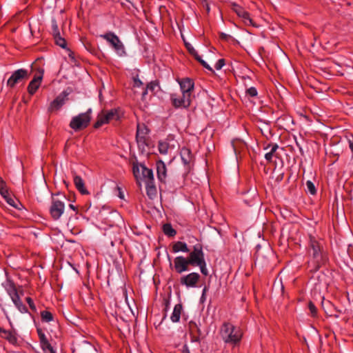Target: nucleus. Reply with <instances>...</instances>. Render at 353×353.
I'll use <instances>...</instances> for the list:
<instances>
[{"label": "nucleus", "mask_w": 353, "mask_h": 353, "mask_svg": "<svg viewBox=\"0 0 353 353\" xmlns=\"http://www.w3.org/2000/svg\"><path fill=\"white\" fill-rule=\"evenodd\" d=\"M14 305L17 307V308L21 312V313H27L28 312V308L27 307L22 303L21 301L20 302L14 304Z\"/></svg>", "instance_id": "38"}, {"label": "nucleus", "mask_w": 353, "mask_h": 353, "mask_svg": "<svg viewBox=\"0 0 353 353\" xmlns=\"http://www.w3.org/2000/svg\"><path fill=\"white\" fill-rule=\"evenodd\" d=\"M268 147H271L270 151L269 152L272 153L273 155H274V152L276 151V150L279 148V146H278V145L276 143L269 145Z\"/></svg>", "instance_id": "48"}, {"label": "nucleus", "mask_w": 353, "mask_h": 353, "mask_svg": "<svg viewBox=\"0 0 353 353\" xmlns=\"http://www.w3.org/2000/svg\"><path fill=\"white\" fill-rule=\"evenodd\" d=\"M10 297L12 299L14 304H16L17 303L20 302L21 301L18 292L12 294L11 296H10Z\"/></svg>", "instance_id": "41"}, {"label": "nucleus", "mask_w": 353, "mask_h": 353, "mask_svg": "<svg viewBox=\"0 0 353 353\" xmlns=\"http://www.w3.org/2000/svg\"><path fill=\"white\" fill-rule=\"evenodd\" d=\"M108 123L110 122L108 120L107 116L104 112L102 111L100 114H98L97 121L94 123V128L97 129Z\"/></svg>", "instance_id": "29"}, {"label": "nucleus", "mask_w": 353, "mask_h": 353, "mask_svg": "<svg viewBox=\"0 0 353 353\" xmlns=\"http://www.w3.org/2000/svg\"><path fill=\"white\" fill-rule=\"evenodd\" d=\"M225 65V59H219L215 64L214 67L216 70H221L222 67Z\"/></svg>", "instance_id": "45"}, {"label": "nucleus", "mask_w": 353, "mask_h": 353, "mask_svg": "<svg viewBox=\"0 0 353 353\" xmlns=\"http://www.w3.org/2000/svg\"><path fill=\"white\" fill-rule=\"evenodd\" d=\"M145 189L149 198L153 199L157 195V188L154 185V181H150L145 183Z\"/></svg>", "instance_id": "27"}, {"label": "nucleus", "mask_w": 353, "mask_h": 353, "mask_svg": "<svg viewBox=\"0 0 353 353\" xmlns=\"http://www.w3.org/2000/svg\"><path fill=\"white\" fill-rule=\"evenodd\" d=\"M2 286L4 288L9 296H11L17 292L15 283L10 278H8L6 281L2 283Z\"/></svg>", "instance_id": "23"}, {"label": "nucleus", "mask_w": 353, "mask_h": 353, "mask_svg": "<svg viewBox=\"0 0 353 353\" xmlns=\"http://www.w3.org/2000/svg\"><path fill=\"white\" fill-rule=\"evenodd\" d=\"M52 32L55 41V43L62 48H65L66 41L64 38L61 37L58 25L55 19L52 20Z\"/></svg>", "instance_id": "11"}, {"label": "nucleus", "mask_w": 353, "mask_h": 353, "mask_svg": "<svg viewBox=\"0 0 353 353\" xmlns=\"http://www.w3.org/2000/svg\"><path fill=\"white\" fill-rule=\"evenodd\" d=\"M310 247L312 250V255L315 260V263L317 264V266L319 267L325 261V259L321 251L320 245L315 240H311Z\"/></svg>", "instance_id": "10"}, {"label": "nucleus", "mask_w": 353, "mask_h": 353, "mask_svg": "<svg viewBox=\"0 0 353 353\" xmlns=\"http://www.w3.org/2000/svg\"><path fill=\"white\" fill-rule=\"evenodd\" d=\"M273 154L272 153H270L269 152L265 154V158L267 161H271L272 159Z\"/></svg>", "instance_id": "52"}, {"label": "nucleus", "mask_w": 353, "mask_h": 353, "mask_svg": "<svg viewBox=\"0 0 353 353\" xmlns=\"http://www.w3.org/2000/svg\"><path fill=\"white\" fill-rule=\"evenodd\" d=\"M107 116L109 122L112 121H119L121 118V112L118 109H111L108 111H103Z\"/></svg>", "instance_id": "25"}, {"label": "nucleus", "mask_w": 353, "mask_h": 353, "mask_svg": "<svg viewBox=\"0 0 353 353\" xmlns=\"http://www.w3.org/2000/svg\"><path fill=\"white\" fill-rule=\"evenodd\" d=\"M69 94L70 92L63 90L50 103L48 110L50 112L59 110L68 100Z\"/></svg>", "instance_id": "8"}, {"label": "nucleus", "mask_w": 353, "mask_h": 353, "mask_svg": "<svg viewBox=\"0 0 353 353\" xmlns=\"http://www.w3.org/2000/svg\"><path fill=\"white\" fill-rule=\"evenodd\" d=\"M158 85V84L152 81L150 83H148L146 86L147 90H150V92H153L154 91V89Z\"/></svg>", "instance_id": "44"}, {"label": "nucleus", "mask_w": 353, "mask_h": 353, "mask_svg": "<svg viewBox=\"0 0 353 353\" xmlns=\"http://www.w3.org/2000/svg\"><path fill=\"white\" fill-rule=\"evenodd\" d=\"M41 317L43 321L50 322L53 320L52 314L47 310H43L41 312Z\"/></svg>", "instance_id": "31"}, {"label": "nucleus", "mask_w": 353, "mask_h": 353, "mask_svg": "<svg viewBox=\"0 0 353 353\" xmlns=\"http://www.w3.org/2000/svg\"><path fill=\"white\" fill-rule=\"evenodd\" d=\"M232 9L237 14L239 17H243V10L240 6L236 3H232Z\"/></svg>", "instance_id": "37"}, {"label": "nucleus", "mask_w": 353, "mask_h": 353, "mask_svg": "<svg viewBox=\"0 0 353 353\" xmlns=\"http://www.w3.org/2000/svg\"><path fill=\"white\" fill-rule=\"evenodd\" d=\"M163 232L168 236L172 237L176 234V230L172 228L170 223H165L163 225Z\"/></svg>", "instance_id": "30"}, {"label": "nucleus", "mask_w": 353, "mask_h": 353, "mask_svg": "<svg viewBox=\"0 0 353 353\" xmlns=\"http://www.w3.org/2000/svg\"><path fill=\"white\" fill-rule=\"evenodd\" d=\"M192 338H191V341L192 342H198L199 343L200 342V336L201 335H199L197 334V335H195L194 333L193 334H192Z\"/></svg>", "instance_id": "49"}, {"label": "nucleus", "mask_w": 353, "mask_h": 353, "mask_svg": "<svg viewBox=\"0 0 353 353\" xmlns=\"http://www.w3.org/2000/svg\"><path fill=\"white\" fill-rule=\"evenodd\" d=\"M69 208H70V209H72V210H74V211H77V207L74 206V205H72V204H70V205H69Z\"/></svg>", "instance_id": "59"}, {"label": "nucleus", "mask_w": 353, "mask_h": 353, "mask_svg": "<svg viewBox=\"0 0 353 353\" xmlns=\"http://www.w3.org/2000/svg\"><path fill=\"white\" fill-rule=\"evenodd\" d=\"M37 331L39 338L41 347L44 352H46V349H49L52 345L41 328H37Z\"/></svg>", "instance_id": "21"}, {"label": "nucleus", "mask_w": 353, "mask_h": 353, "mask_svg": "<svg viewBox=\"0 0 353 353\" xmlns=\"http://www.w3.org/2000/svg\"><path fill=\"white\" fill-rule=\"evenodd\" d=\"M180 88L182 94H185L186 97H192V94L194 90V83L190 78L182 79L179 81Z\"/></svg>", "instance_id": "14"}, {"label": "nucleus", "mask_w": 353, "mask_h": 353, "mask_svg": "<svg viewBox=\"0 0 353 353\" xmlns=\"http://www.w3.org/2000/svg\"><path fill=\"white\" fill-rule=\"evenodd\" d=\"M159 151L162 154H166L168 151V144L163 141H159L158 145Z\"/></svg>", "instance_id": "34"}, {"label": "nucleus", "mask_w": 353, "mask_h": 353, "mask_svg": "<svg viewBox=\"0 0 353 353\" xmlns=\"http://www.w3.org/2000/svg\"><path fill=\"white\" fill-rule=\"evenodd\" d=\"M0 194L5 199V200H7L8 197L11 196L8 192V190H6V194Z\"/></svg>", "instance_id": "54"}, {"label": "nucleus", "mask_w": 353, "mask_h": 353, "mask_svg": "<svg viewBox=\"0 0 353 353\" xmlns=\"http://www.w3.org/2000/svg\"><path fill=\"white\" fill-rule=\"evenodd\" d=\"M172 252L176 253L179 252H188L190 250L188 248L187 244L185 242L176 241L172 245Z\"/></svg>", "instance_id": "26"}, {"label": "nucleus", "mask_w": 353, "mask_h": 353, "mask_svg": "<svg viewBox=\"0 0 353 353\" xmlns=\"http://www.w3.org/2000/svg\"><path fill=\"white\" fill-rule=\"evenodd\" d=\"M29 78V74L26 69H18L15 70L7 81V86L13 88L15 85Z\"/></svg>", "instance_id": "7"}, {"label": "nucleus", "mask_w": 353, "mask_h": 353, "mask_svg": "<svg viewBox=\"0 0 353 353\" xmlns=\"http://www.w3.org/2000/svg\"><path fill=\"white\" fill-rule=\"evenodd\" d=\"M244 90L245 97L248 99L251 103H254V99L258 98V91L254 86H252L250 83L246 82L245 77H244Z\"/></svg>", "instance_id": "16"}, {"label": "nucleus", "mask_w": 353, "mask_h": 353, "mask_svg": "<svg viewBox=\"0 0 353 353\" xmlns=\"http://www.w3.org/2000/svg\"><path fill=\"white\" fill-rule=\"evenodd\" d=\"M170 98L172 105L176 108H188L190 106L192 101V97L187 96L186 98L185 94H182L181 97H178L176 94H172Z\"/></svg>", "instance_id": "9"}, {"label": "nucleus", "mask_w": 353, "mask_h": 353, "mask_svg": "<svg viewBox=\"0 0 353 353\" xmlns=\"http://www.w3.org/2000/svg\"><path fill=\"white\" fill-rule=\"evenodd\" d=\"M196 60L198 61L205 68L210 71H212V68L204 60H203L200 56L196 57Z\"/></svg>", "instance_id": "40"}, {"label": "nucleus", "mask_w": 353, "mask_h": 353, "mask_svg": "<svg viewBox=\"0 0 353 353\" xmlns=\"http://www.w3.org/2000/svg\"><path fill=\"white\" fill-rule=\"evenodd\" d=\"M185 46L188 51L189 52V53L191 55H192L195 59H196V57H198L199 56V54L197 53L196 50L193 48V46L190 43H185Z\"/></svg>", "instance_id": "35"}, {"label": "nucleus", "mask_w": 353, "mask_h": 353, "mask_svg": "<svg viewBox=\"0 0 353 353\" xmlns=\"http://www.w3.org/2000/svg\"><path fill=\"white\" fill-rule=\"evenodd\" d=\"M149 129L144 123H138L137 126L136 139L139 149L144 150L148 145Z\"/></svg>", "instance_id": "4"}, {"label": "nucleus", "mask_w": 353, "mask_h": 353, "mask_svg": "<svg viewBox=\"0 0 353 353\" xmlns=\"http://www.w3.org/2000/svg\"><path fill=\"white\" fill-rule=\"evenodd\" d=\"M206 291H207V288H206V287H205V288H203V290L202 297H203V296H204V294H205Z\"/></svg>", "instance_id": "61"}, {"label": "nucleus", "mask_w": 353, "mask_h": 353, "mask_svg": "<svg viewBox=\"0 0 353 353\" xmlns=\"http://www.w3.org/2000/svg\"><path fill=\"white\" fill-rule=\"evenodd\" d=\"M247 32L250 33V34H252V30H245Z\"/></svg>", "instance_id": "63"}, {"label": "nucleus", "mask_w": 353, "mask_h": 353, "mask_svg": "<svg viewBox=\"0 0 353 353\" xmlns=\"http://www.w3.org/2000/svg\"><path fill=\"white\" fill-rule=\"evenodd\" d=\"M26 301L28 303V304L29 305L30 308L32 311L35 312L37 309H36V306H35V305H34V303L33 302V300L30 297H27L26 299Z\"/></svg>", "instance_id": "43"}, {"label": "nucleus", "mask_w": 353, "mask_h": 353, "mask_svg": "<svg viewBox=\"0 0 353 353\" xmlns=\"http://www.w3.org/2000/svg\"><path fill=\"white\" fill-rule=\"evenodd\" d=\"M117 189L118 190V196L120 199H123L124 196H123V194L122 192L121 188L120 187L117 186Z\"/></svg>", "instance_id": "53"}, {"label": "nucleus", "mask_w": 353, "mask_h": 353, "mask_svg": "<svg viewBox=\"0 0 353 353\" xmlns=\"http://www.w3.org/2000/svg\"><path fill=\"white\" fill-rule=\"evenodd\" d=\"M309 310L313 316H314L317 313V310L315 305L312 302H310L308 304Z\"/></svg>", "instance_id": "42"}, {"label": "nucleus", "mask_w": 353, "mask_h": 353, "mask_svg": "<svg viewBox=\"0 0 353 353\" xmlns=\"http://www.w3.org/2000/svg\"><path fill=\"white\" fill-rule=\"evenodd\" d=\"M189 329L191 334H193L196 332L199 335H201V331L195 322L190 321L189 323Z\"/></svg>", "instance_id": "32"}, {"label": "nucleus", "mask_w": 353, "mask_h": 353, "mask_svg": "<svg viewBox=\"0 0 353 353\" xmlns=\"http://www.w3.org/2000/svg\"><path fill=\"white\" fill-rule=\"evenodd\" d=\"M111 245H112V246H114V243H113V241H111Z\"/></svg>", "instance_id": "64"}, {"label": "nucleus", "mask_w": 353, "mask_h": 353, "mask_svg": "<svg viewBox=\"0 0 353 353\" xmlns=\"http://www.w3.org/2000/svg\"><path fill=\"white\" fill-rule=\"evenodd\" d=\"M188 262L192 266H199L201 272L207 276L208 271L206 267V262L205 260L204 253L203 251V246L200 243H197L193 246V250L190 252L189 256L187 258Z\"/></svg>", "instance_id": "1"}, {"label": "nucleus", "mask_w": 353, "mask_h": 353, "mask_svg": "<svg viewBox=\"0 0 353 353\" xmlns=\"http://www.w3.org/2000/svg\"><path fill=\"white\" fill-rule=\"evenodd\" d=\"M0 335L2 338L8 340L10 343L15 345L17 343V338L14 332L0 328Z\"/></svg>", "instance_id": "20"}, {"label": "nucleus", "mask_w": 353, "mask_h": 353, "mask_svg": "<svg viewBox=\"0 0 353 353\" xmlns=\"http://www.w3.org/2000/svg\"><path fill=\"white\" fill-rule=\"evenodd\" d=\"M234 325L230 323H224L221 327L220 334L224 341L225 339H230V332H234Z\"/></svg>", "instance_id": "22"}, {"label": "nucleus", "mask_w": 353, "mask_h": 353, "mask_svg": "<svg viewBox=\"0 0 353 353\" xmlns=\"http://www.w3.org/2000/svg\"><path fill=\"white\" fill-rule=\"evenodd\" d=\"M132 172L137 183L139 184L140 180L144 181L145 183H148V181H154L152 170L148 168L144 164L134 163L132 165Z\"/></svg>", "instance_id": "2"}, {"label": "nucleus", "mask_w": 353, "mask_h": 353, "mask_svg": "<svg viewBox=\"0 0 353 353\" xmlns=\"http://www.w3.org/2000/svg\"><path fill=\"white\" fill-rule=\"evenodd\" d=\"M183 353H190L187 345H184Z\"/></svg>", "instance_id": "57"}, {"label": "nucleus", "mask_w": 353, "mask_h": 353, "mask_svg": "<svg viewBox=\"0 0 353 353\" xmlns=\"http://www.w3.org/2000/svg\"><path fill=\"white\" fill-rule=\"evenodd\" d=\"M163 304H164V305H165L164 311H165V312H167V311L168 310L169 305H170V301H169V299H163Z\"/></svg>", "instance_id": "50"}, {"label": "nucleus", "mask_w": 353, "mask_h": 353, "mask_svg": "<svg viewBox=\"0 0 353 353\" xmlns=\"http://www.w3.org/2000/svg\"><path fill=\"white\" fill-rule=\"evenodd\" d=\"M134 86V87H141L143 85L142 81L139 79L138 76L133 78Z\"/></svg>", "instance_id": "47"}, {"label": "nucleus", "mask_w": 353, "mask_h": 353, "mask_svg": "<svg viewBox=\"0 0 353 353\" xmlns=\"http://www.w3.org/2000/svg\"><path fill=\"white\" fill-rule=\"evenodd\" d=\"M283 174H282L280 176H279L277 179L279 181H281L283 179Z\"/></svg>", "instance_id": "62"}, {"label": "nucleus", "mask_w": 353, "mask_h": 353, "mask_svg": "<svg viewBox=\"0 0 353 353\" xmlns=\"http://www.w3.org/2000/svg\"><path fill=\"white\" fill-rule=\"evenodd\" d=\"M232 147H233V149H234L235 153L236 154L237 153V149H236V144H235L234 141H232Z\"/></svg>", "instance_id": "60"}, {"label": "nucleus", "mask_w": 353, "mask_h": 353, "mask_svg": "<svg viewBox=\"0 0 353 353\" xmlns=\"http://www.w3.org/2000/svg\"><path fill=\"white\" fill-rule=\"evenodd\" d=\"M242 336L243 332L234 327V332H230V339H225L224 341L235 345L240 343Z\"/></svg>", "instance_id": "17"}, {"label": "nucleus", "mask_w": 353, "mask_h": 353, "mask_svg": "<svg viewBox=\"0 0 353 353\" xmlns=\"http://www.w3.org/2000/svg\"><path fill=\"white\" fill-rule=\"evenodd\" d=\"M200 279V275L196 272H192L180 279V283L188 288L195 287Z\"/></svg>", "instance_id": "13"}, {"label": "nucleus", "mask_w": 353, "mask_h": 353, "mask_svg": "<svg viewBox=\"0 0 353 353\" xmlns=\"http://www.w3.org/2000/svg\"><path fill=\"white\" fill-rule=\"evenodd\" d=\"M45 353H56L55 350L52 347V346L50 347L49 349H46V352Z\"/></svg>", "instance_id": "56"}, {"label": "nucleus", "mask_w": 353, "mask_h": 353, "mask_svg": "<svg viewBox=\"0 0 353 353\" xmlns=\"http://www.w3.org/2000/svg\"><path fill=\"white\" fill-rule=\"evenodd\" d=\"M306 186H307V191L311 194H316V188H315V186L314 185V183L310 181H307L306 182Z\"/></svg>", "instance_id": "36"}, {"label": "nucleus", "mask_w": 353, "mask_h": 353, "mask_svg": "<svg viewBox=\"0 0 353 353\" xmlns=\"http://www.w3.org/2000/svg\"><path fill=\"white\" fill-rule=\"evenodd\" d=\"M189 265H190V263L188 259L182 256H176L174 260V270L179 274L188 271Z\"/></svg>", "instance_id": "12"}, {"label": "nucleus", "mask_w": 353, "mask_h": 353, "mask_svg": "<svg viewBox=\"0 0 353 353\" xmlns=\"http://www.w3.org/2000/svg\"><path fill=\"white\" fill-rule=\"evenodd\" d=\"M58 194H59V193H57V194H52V202L49 209L50 214L52 219L54 221L60 219L65 210L64 202L54 197L55 195Z\"/></svg>", "instance_id": "6"}, {"label": "nucleus", "mask_w": 353, "mask_h": 353, "mask_svg": "<svg viewBox=\"0 0 353 353\" xmlns=\"http://www.w3.org/2000/svg\"><path fill=\"white\" fill-rule=\"evenodd\" d=\"M157 172L159 180L165 183L167 177V168L165 164L162 160L157 161Z\"/></svg>", "instance_id": "18"}, {"label": "nucleus", "mask_w": 353, "mask_h": 353, "mask_svg": "<svg viewBox=\"0 0 353 353\" xmlns=\"http://www.w3.org/2000/svg\"><path fill=\"white\" fill-rule=\"evenodd\" d=\"M148 90H147V88H145V89L144 90V91L142 93V99H145V95L148 94Z\"/></svg>", "instance_id": "58"}, {"label": "nucleus", "mask_w": 353, "mask_h": 353, "mask_svg": "<svg viewBox=\"0 0 353 353\" xmlns=\"http://www.w3.org/2000/svg\"><path fill=\"white\" fill-rule=\"evenodd\" d=\"M91 112L92 110L90 108L85 112L74 117L70 121V127L74 131H79L87 128L91 120Z\"/></svg>", "instance_id": "3"}, {"label": "nucleus", "mask_w": 353, "mask_h": 353, "mask_svg": "<svg viewBox=\"0 0 353 353\" xmlns=\"http://www.w3.org/2000/svg\"><path fill=\"white\" fill-rule=\"evenodd\" d=\"M39 72L40 74L37 77L35 76L28 86V92L31 95L37 92L43 79V70L41 69Z\"/></svg>", "instance_id": "15"}, {"label": "nucleus", "mask_w": 353, "mask_h": 353, "mask_svg": "<svg viewBox=\"0 0 353 353\" xmlns=\"http://www.w3.org/2000/svg\"><path fill=\"white\" fill-rule=\"evenodd\" d=\"M101 37L111 45L119 56H123L125 54V47L123 43L121 41L118 36H117L114 32H108L101 35Z\"/></svg>", "instance_id": "5"}, {"label": "nucleus", "mask_w": 353, "mask_h": 353, "mask_svg": "<svg viewBox=\"0 0 353 353\" xmlns=\"http://www.w3.org/2000/svg\"><path fill=\"white\" fill-rule=\"evenodd\" d=\"M181 157L185 165H188L192 160L191 150L187 148H183L181 150Z\"/></svg>", "instance_id": "28"}, {"label": "nucleus", "mask_w": 353, "mask_h": 353, "mask_svg": "<svg viewBox=\"0 0 353 353\" xmlns=\"http://www.w3.org/2000/svg\"><path fill=\"white\" fill-rule=\"evenodd\" d=\"M6 202H7L10 205H11V206H12V207H14V208H17V201L14 198H12V196L8 197V199H7V200H6Z\"/></svg>", "instance_id": "46"}, {"label": "nucleus", "mask_w": 353, "mask_h": 353, "mask_svg": "<svg viewBox=\"0 0 353 353\" xmlns=\"http://www.w3.org/2000/svg\"><path fill=\"white\" fill-rule=\"evenodd\" d=\"M349 146L351 150L353 152V136H352V139H349Z\"/></svg>", "instance_id": "55"}, {"label": "nucleus", "mask_w": 353, "mask_h": 353, "mask_svg": "<svg viewBox=\"0 0 353 353\" xmlns=\"http://www.w3.org/2000/svg\"><path fill=\"white\" fill-rule=\"evenodd\" d=\"M230 37H231L230 35L226 34L225 33H221L220 34V38L225 41H228Z\"/></svg>", "instance_id": "51"}, {"label": "nucleus", "mask_w": 353, "mask_h": 353, "mask_svg": "<svg viewBox=\"0 0 353 353\" xmlns=\"http://www.w3.org/2000/svg\"><path fill=\"white\" fill-rule=\"evenodd\" d=\"M183 306L181 303L175 305L170 319L173 323H177L180 320Z\"/></svg>", "instance_id": "24"}, {"label": "nucleus", "mask_w": 353, "mask_h": 353, "mask_svg": "<svg viewBox=\"0 0 353 353\" xmlns=\"http://www.w3.org/2000/svg\"><path fill=\"white\" fill-rule=\"evenodd\" d=\"M244 26H252L253 27H256L255 22L250 18L249 14L244 11Z\"/></svg>", "instance_id": "33"}, {"label": "nucleus", "mask_w": 353, "mask_h": 353, "mask_svg": "<svg viewBox=\"0 0 353 353\" xmlns=\"http://www.w3.org/2000/svg\"><path fill=\"white\" fill-rule=\"evenodd\" d=\"M8 188L4 180L0 177V194H6Z\"/></svg>", "instance_id": "39"}, {"label": "nucleus", "mask_w": 353, "mask_h": 353, "mask_svg": "<svg viewBox=\"0 0 353 353\" xmlns=\"http://www.w3.org/2000/svg\"><path fill=\"white\" fill-rule=\"evenodd\" d=\"M73 180L74 183L75 185L76 188L81 192L82 194H88L89 192L85 187V183L83 180L80 176L77 175L75 172H73Z\"/></svg>", "instance_id": "19"}]
</instances>
